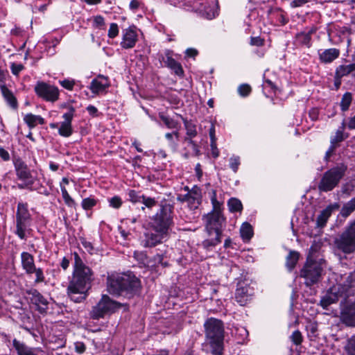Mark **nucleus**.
<instances>
[{"instance_id": "obj_23", "label": "nucleus", "mask_w": 355, "mask_h": 355, "mask_svg": "<svg viewBox=\"0 0 355 355\" xmlns=\"http://www.w3.org/2000/svg\"><path fill=\"white\" fill-rule=\"evenodd\" d=\"M340 55L338 49L335 48L328 49L324 51H319V57L322 62L330 63L336 59Z\"/></svg>"}, {"instance_id": "obj_28", "label": "nucleus", "mask_w": 355, "mask_h": 355, "mask_svg": "<svg viewBox=\"0 0 355 355\" xmlns=\"http://www.w3.org/2000/svg\"><path fill=\"white\" fill-rule=\"evenodd\" d=\"M184 125L186 129L187 137L185 141L189 144H193L192 139L197 135L196 126L195 124L187 120L184 121Z\"/></svg>"}, {"instance_id": "obj_22", "label": "nucleus", "mask_w": 355, "mask_h": 355, "mask_svg": "<svg viewBox=\"0 0 355 355\" xmlns=\"http://www.w3.org/2000/svg\"><path fill=\"white\" fill-rule=\"evenodd\" d=\"M145 239L142 241L143 245L146 248L153 247L162 242L168 234L163 232H147L145 234Z\"/></svg>"}, {"instance_id": "obj_49", "label": "nucleus", "mask_w": 355, "mask_h": 355, "mask_svg": "<svg viewBox=\"0 0 355 355\" xmlns=\"http://www.w3.org/2000/svg\"><path fill=\"white\" fill-rule=\"evenodd\" d=\"M160 118L168 128L173 129L177 127L178 123L171 118L164 115H161Z\"/></svg>"}, {"instance_id": "obj_17", "label": "nucleus", "mask_w": 355, "mask_h": 355, "mask_svg": "<svg viewBox=\"0 0 355 355\" xmlns=\"http://www.w3.org/2000/svg\"><path fill=\"white\" fill-rule=\"evenodd\" d=\"M12 163L17 178L20 180L33 179L27 164L17 156L12 157Z\"/></svg>"}, {"instance_id": "obj_61", "label": "nucleus", "mask_w": 355, "mask_h": 355, "mask_svg": "<svg viewBox=\"0 0 355 355\" xmlns=\"http://www.w3.org/2000/svg\"><path fill=\"white\" fill-rule=\"evenodd\" d=\"M211 153L213 157L217 158L219 156L220 152L217 148L216 141L210 142Z\"/></svg>"}, {"instance_id": "obj_12", "label": "nucleus", "mask_w": 355, "mask_h": 355, "mask_svg": "<svg viewBox=\"0 0 355 355\" xmlns=\"http://www.w3.org/2000/svg\"><path fill=\"white\" fill-rule=\"evenodd\" d=\"M38 97L49 102H55L59 98L60 92L57 87L44 82L39 81L34 88Z\"/></svg>"}, {"instance_id": "obj_43", "label": "nucleus", "mask_w": 355, "mask_h": 355, "mask_svg": "<svg viewBox=\"0 0 355 355\" xmlns=\"http://www.w3.org/2000/svg\"><path fill=\"white\" fill-rule=\"evenodd\" d=\"M352 101V95L349 92H346L343 94L340 105L342 111H347Z\"/></svg>"}, {"instance_id": "obj_13", "label": "nucleus", "mask_w": 355, "mask_h": 355, "mask_svg": "<svg viewBox=\"0 0 355 355\" xmlns=\"http://www.w3.org/2000/svg\"><path fill=\"white\" fill-rule=\"evenodd\" d=\"M187 191L185 194L180 193L177 196V200L181 202H187L191 209H196L200 205L202 201L201 189L195 186L191 190L188 187L184 188Z\"/></svg>"}, {"instance_id": "obj_60", "label": "nucleus", "mask_w": 355, "mask_h": 355, "mask_svg": "<svg viewBox=\"0 0 355 355\" xmlns=\"http://www.w3.org/2000/svg\"><path fill=\"white\" fill-rule=\"evenodd\" d=\"M12 73L17 76L23 69L24 66L21 64L12 63L10 67Z\"/></svg>"}, {"instance_id": "obj_54", "label": "nucleus", "mask_w": 355, "mask_h": 355, "mask_svg": "<svg viewBox=\"0 0 355 355\" xmlns=\"http://www.w3.org/2000/svg\"><path fill=\"white\" fill-rule=\"evenodd\" d=\"M109 204L110 206L118 209L122 205V200L121 198L119 196H114L109 199Z\"/></svg>"}, {"instance_id": "obj_31", "label": "nucleus", "mask_w": 355, "mask_h": 355, "mask_svg": "<svg viewBox=\"0 0 355 355\" xmlns=\"http://www.w3.org/2000/svg\"><path fill=\"white\" fill-rule=\"evenodd\" d=\"M137 33L135 26H131L125 30L123 33L124 42H127L126 44H134L137 41Z\"/></svg>"}, {"instance_id": "obj_34", "label": "nucleus", "mask_w": 355, "mask_h": 355, "mask_svg": "<svg viewBox=\"0 0 355 355\" xmlns=\"http://www.w3.org/2000/svg\"><path fill=\"white\" fill-rule=\"evenodd\" d=\"M336 74L338 76H345L352 74L355 76V63L349 64L347 65H340L336 69Z\"/></svg>"}, {"instance_id": "obj_14", "label": "nucleus", "mask_w": 355, "mask_h": 355, "mask_svg": "<svg viewBox=\"0 0 355 355\" xmlns=\"http://www.w3.org/2000/svg\"><path fill=\"white\" fill-rule=\"evenodd\" d=\"M26 293L30 296L31 302L40 313H46L49 309V302L46 298L35 288L27 290Z\"/></svg>"}, {"instance_id": "obj_44", "label": "nucleus", "mask_w": 355, "mask_h": 355, "mask_svg": "<svg viewBox=\"0 0 355 355\" xmlns=\"http://www.w3.org/2000/svg\"><path fill=\"white\" fill-rule=\"evenodd\" d=\"M141 203L144 205L141 209L144 210L146 208L152 209L154 207L157 206V200L155 198L144 196Z\"/></svg>"}, {"instance_id": "obj_48", "label": "nucleus", "mask_w": 355, "mask_h": 355, "mask_svg": "<svg viewBox=\"0 0 355 355\" xmlns=\"http://www.w3.org/2000/svg\"><path fill=\"white\" fill-rule=\"evenodd\" d=\"M355 188V180H351L343 184L341 191L343 194L349 196Z\"/></svg>"}, {"instance_id": "obj_62", "label": "nucleus", "mask_w": 355, "mask_h": 355, "mask_svg": "<svg viewBox=\"0 0 355 355\" xmlns=\"http://www.w3.org/2000/svg\"><path fill=\"white\" fill-rule=\"evenodd\" d=\"M0 158L3 162H8L10 159V156L8 150L3 147L0 148Z\"/></svg>"}, {"instance_id": "obj_38", "label": "nucleus", "mask_w": 355, "mask_h": 355, "mask_svg": "<svg viewBox=\"0 0 355 355\" xmlns=\"http://www.w3.org/2000/svg\"><path fill=\"white\" fill-rule=\"evenodd\" d=\"M338 300V295L336 293H327L320 300V304L324 308H327L330 304L336 302Z\"/></svg>"}, {"instance_id": "obj_59", "label": "nucleus", "mask_w": 355, "mask_h": 355, "mask_svg": "<svg viewBox=\"0 0 355 355\" xmlns=\"http://www.w3.org/2000/svg\"><path fill=\"white\" fill-rule=\"evenodd\" d=\"M345 286L350 288L355 286V270L347 276Z\"/></svg>"}, {"instance_id": "obj_55", "label": "nucleus", "mask_w": 355, "mask_h": 355, "mask_svg": "<svg viewBox=\"0 0 355 355\" xmlns=\"http://www.w3.org/2000/svg\"><path fill=\"white\" fill-rule=\"evenodd\" d=\"M345 139L343 130H337L336 135L331 139V143L337 144Z\"/></svg>"}, {"instance_id": "obj_18", "label": "nucleus", "mask_w": 355, "mask_h": 355, "mask_svg": "<svg viewBox=\"0 0 355 355\" xmlns=\"http://www.w3.org/2000/svg\"><path fill=\"white\" fill-rule=\"evenodd\" d=\"M253 293L254 289L252 287L245 283H239L236 290L235 298L241 306H244L250 300Z\"/></svg>"}, {"instance_id": "obj_63", "label": "nucleus", "mask_w": 355, "mask_h": 355, "mask_svg": "<svg viewBox=\"0 0 355 355\" xmlns=\"http://www.w3.org/2000/svg\"><path fill=\"white\" fill-rule=\"evenodd\" d=\"M75 351L78 354H82L85 351V345L83 342H76L74 343Z\"/></svg>"}, {"instance_id": "obj_64", "label": "nucleus", "mask_w": 355, "mask_h": 355, "mask_svg": "<svg viewBox=\"0 0 355 355\" xmlns=\"http://www.w3.org/2000/svg\"><path fill=\"white\" fill-rule=\"evenodd\" d=\"M86 110L90 116L93 117H96L98 116V109L95 106L89 105L87 107Z\"/></svg>"}, {"instance_id": "obj_9", "label": "nucleus", "mask_w": 355, "mask_h": 355, "mask_svg": "<svg viewBox=\"0 0 355 355\" xmlns=\"http://www.w3.org/2000/svg\"><path fill=\"white\" fill-rule=\"evenodd\" d=\"M336 247L345 254L355 251V219L350 222L342 234L335 239Z\"/></svg>"}, {"instance_id": "obj_58", "label": "nucleus", "mask_w": 355, "mask_h": 355, "mask_svg": "<svg viewBox=\"0 0 355 355\" xmlns=\"http://www.w3.org/2000/svg\"><path fill=\"white\" fill-rule=\"evenodd\" d=\"M119 33V28L116 24L112 23L110 24L109 31H108V36L110 38H113L116 37Z\"/></svg>"}, {"instance_id": "obj_20", "label": "nucleus", "mask_w": 355, "mask_h": 355, "mask_svg": "<svg viewBox=\"0 0 355 355\" xmlns=\"http://www.w3.org/2000/svg\"><path fill=\"white\" fill-rule=\"evenodd\" d=\"M340 208V205L338 202H334L328 205L324 209H323L320 214L318 216L316 219V225L318 227H323L331 214L338 210Z\"/></svg>"}, {"instance_id": "obj_8", "label": "nucleus", "mask_w": 355, "mask_h": 355, "mask_svg": "<svg viewBox=\"0 0 355 355\" xmlns=\"http://www.w3.org/2000/svg\"><path fill=\"white\" fill-rule=\"evenodd\" d=\"M324 263L322 259L315 261L308 256L306 263L300 270V277L304 279L306 286H312L320 280Z\"/></svg>"}, {"instance_id": "obj_33", "label": "nucleus", "mask_w": 355, "mask_h": 355, "mask_svg": "<svg viewBox=\"0 0 355 355\" xmlns=\"http://www.w3.org/2000/svg\"><path fill=\"white\" fill-rule=\"evenodd\" d=\"M74 264L73 272H92V269L87 266L77 252L73 253Z\"/></svg>"}, {"instance_id": "obj_19", "label": "nucleus", "mask_w": 355, "mask_h": 355, "mask_svg": "<svg viewBox=\"0 0 355 355\" xmlns=\"http://www.w3.org/2000/svg\"><path fill=\"white\" fill-rule=\"evenodd\" d=\"M162 60L164 65L170 69L175 75L180 78L184 77V72L182 64L172 57L171 52H166V53L162 55Z\"/></svg>"}, {"instance_id": "obj_11", "label": "nucleus", "mask_w": 355, "mask_h": 355, "mask_svg": "<svg viewBox=\"0 0 355 355\" xmlns=\"http://www.w3.org/2000/svg\"><path fill=\"white\" fill-rule=\"evenodd\" d=\"M120 307V304L112 300L107 295H103L101 300L93 308L91 315L94 319L103 318L106 314H110L116 311Z\"/></svg>"}, {"instance_id": "obj_47", "label": "nucleus", "mask_w": 355, "mask_h": 355, "mask_svg": "<svg viewBox=\"0 0 355 355\" xmlns=\"http://www.w3.org/2000/svg\"><path fill=\"white\" fill-rule=\"evenodd\" d=\"M241 165V157L238 155H233L229 159L230 168L234 173H236Z\"/></svg>"}, {"instance_id": "obj_50", "label": "nucleus", "mask_w": 355, "mask_h": 355, "mask_svg": "<svg viewBox=\"0 0 355 355\" xmlns=\"http://www.w3.org/2000/svg\"><path fill=\"white\" fill-rule=\"evenodd\" d=\"M59 83L64 89L71 91L73 89L76 81L72 79H64L62 80H59Z\"/></svg>"}, {"instance_id": "obj_27", "label": "nucleus", "mask_w": 355, "mask_h": 355, "mask_svg": "<svg viewBox=\"0 0 355 355\" xmlns=\"http://www.w3.org/2000/svg\"><path fill=\"white\" fill-rule=\"evenodd\" d=\"M24 121L30 128H35L37 124L43 125L44 123V119L41 116L31 113L26 114Z\"/></svg>"}, {"instance_id": "obj_42", "label": "nucleus", "mask_w": 355, "mask_h": 355, "mask_svg": "<svg viewBox=\"0 0 355 355\" xmlns=\"http://www.w3.org/2000/svg\"><path fill=\"white\" fill-rule=\"evenodd\" d=\"M166 139L168 141V146L172 148H176L178 146V140L179 138V132L174 131L172 132H168L165 135Z\"/></svg>"}, {"instance_id": "obj_5", "label": "nucleus", "mask_w": 355, "mask_h": 355, "mask_svg": "<svg viewBox=\"0 0 355 355\" xmlns=\"http://www.w3.org/2000/svg\"><path fill=\"white\" fill-rule=\"evenodd\" d=\"M32 217L28 209V205L19 202L16 211V230L15 234L21 240H26L27 234L32 231L31 227Z\"/></svg>"}, {"instance_id": "obj_30", "label": "nucleus", "mask_w": 355, "mask_h": 355, "mask_svg": "<svg viewBox=\"0 0 355 355\" xmlns=\"http://www.w3.org/2000/svg\"><path fill=\"white\" fill-rule=\"evenodd\" d=\"M2 94L8 104L12 108H17V102L12 92L8 89L5 85H0Z\"/></svg>"}, {"instance_id": "obj_7", "label": "nucleus", "mask_w": 355, "mask_h": 355, "mask_svg": "<svg viewBox=\"0 0 355 355\" xmlns=\"http://www.w3.org/2000/svg\"><path fill=\"white\" fill-rule=\"evenodd\" d=\"M172 224L173 207L167 204L161 205L159 209L152 218L151 227L153 230L168 234Z\"/></svg>"}, {"instance_id": "obj_4", "label": "nucleus", "mask_w": 355, "mask_h": 355, "mask_svg": "<svg viewBox=\"0 0 355 355\" xmlns=\"http://www.w3.org/2000/svg\"><path fill=\"white\" fill-rule=\"evenodd\" d=\"M206 341L210 345L214 355H222L224 340L223 322L218 319L209 318L204 323Z\"/></svg>"}, {"instance_id": "obj_57", "label": "nucleus", "mask_w": 355, "mask_h": 355, "mask_svg": "<svg viewBox=\"0 0 355 355\" xmlns=\"http://www.w3.org/2000/svg\"><path fill=\"white\" fill-rule=\"evenodd\" d=\"M81 244L85 250L91 254H94L95 250L90 241H87L85 239H81Z\"/></svg>"}, {"instance_id": "obj_26", "label": "nucleus", "mask_w": 355, "mask_h": 355, "mask_svg": "<svg viewBox=\"0 0 355 355\" xmlns=\"http://www.w3.org/2000/svg\"><path fill=\"white\" fill-rule=\"evenodd\" d=\"M317 37L315 31L301 32L296 35L295 42L301 44H306L309 42H314L313 37Z\"/></svg>"}, {"instance_id": "obj_53", "label": "nucleus", "mask_w": 355, "mask_h": 355, "mask_svg": "<svg viewBox=\"0 0 355 355\" xmlns=\"http://www.w3.org/2000/svg\"><path fill=\"white\" fill-rule=\"evenodd\" d=\"M238 92L241 96H247L251 92V87L248 84H243L239 87Z\"/></svg>"}, {"instance_id": "obj_35", "label": "nucleus", "mask_w": 355, "mask_h": 355, "mask_svg": "<svg viewBox=\"0 0 355 355\" xmlns=\"http://www.w3.org/2000/svg\"><path fill=\"white\" fill-rule=\"evenodd\" d=\"M240 234L244 241H249L253 236L252 225L247 222L243 223L240 229Z\"/></svg>"}, {"instance_id": "obj_15", "label": "nucleus", "mask_w": 355, "mask_h": 355, "mask_svg": "<svg viewBox=\"0 0 355 355\" xmlns=\"http://www.w3.org/2000/svg\"><path fill=\"white\" fill-rule=\"evenodd\" d=\"M110 86V82L109 78L104 75L99 74L92 80L89 89L94 95H101L107 93Z\"/></svg>"}, {"instance_id": "obj_21", "label": "nucleus", "mask_w": 355, "mask_h": 355, "mask_svg": "<svg viewBox=\"0 0 355 355\" xmlns=\"http://www.w3.org/2000/svg\"><path fill=\"white\" fill-rule=\"evenodd\" d=\"M12 345L18 355H40L42 352L40 349L30 347L17 339L12 340Z\"/></svg>"}, {"instance_id": "obj_29", "label": "nucleus", "mask_w": 355, "mask_h": 355, "mask_svg": "<svg viewBox=\"0 0 355 355\" xmlns=\"http://www.w3.org/2000/svg\"><path fill=\"white\" fill-rule=\"evenodd\" d=\"M209 238L205 239L202 246L207 250H212L215 246L221 243L222 235L212 234Z\"/></svg>"}, {"instance_id": "obj_36", "label": "nucleus", "mask_w": 355, "mask_h": 355, "mask_svg": "<svg viewBox=\"0 0 355 355\" xmlns=\"http://www.w3.org/2000/svg\"><path fill=\"white\" fill-rule=\"evenodd\" d=\"M300 254L295 251H291L286 257V266L289 271H291L298 261Z\"/></svg>"}, {"instance_id": "obj_41", "label": "nucleus", "mask_w": 355, "mask_h": 355, "mask_svg": "<svg viewBox=\"0 0 355 355\" xmlns=\"http://www.w3.org/2000/svg\"><path fill=\"white\" fill-rule=\"evenodd\" d=\"M98 202V200L94 196H89L83 199L81 206L84 210H89L94 207Z\"/></svg>"}, {"instance_id": "obj_56", "label": "nucleus", "mask_w": 355, "mask_h": 355, "mask_svg": "<svg viewBox=\"0 0 355 355\" xmlns=\"http://www.w3.org/2000/svg\"><path fill=\"white\" fill-rule=\"evenodd\" d=\"M291 339L292 342L297 345L301 344L302 336L300 331L298 330L295 331L291 336Z\"/></svg>"}, {"instance_id": "obj_10", "label": "nucleus", "mask_w": 355, "mask_h": 355, "mask_svg": "<svg viewBox=\"0 0 355 355\" xmlns=\"http://www.w3.org/2000/svg\"><path fill=\"white\" fill-rule=\"evenodd\" d=\"M21 263L22 269L28 275L35 274V279L34 283L35 284L45 281L43 269L36 267L34 257L31 254L27 252H22L21 253Z\"/></svg>"}, {"instance_id": "obj_2", "label": "nucleus", "mask_w": 355, "mask_h": 355, "mask_svg": "<svg viewBox=\"0 0 355 355\" xmlns=\"http://www.w3.org/2000/svg\"><path fill=\"white\" fill-rule=\"evenodd\" d=\"M140 286L139 279L132 274H112L107 279V291L113 295L130 297Z\"/></svg>"}, {"instance_id": "obj_6", "label": "nucleus", "mask_w": 355, "mask_h": 355, "mask_svg": "<svg viewBox=\"0 0 355 355\" xmlns=\"http://www.w3.org/2000/svg\"><path fill=\"white\" fill-rule=\"evenodd\" d=\"M347 169V165L340 163L327 171L320 180L319 189L324 192L332 191L344 177Z\"/></svg>"}, {"instance_id": "obj_39", "label": "nucleus", "mask_w": 355, "mask_h": 355, "mask_svg": "<svg viewBox=\"0 0 355 355\" xmlns=\"http://www.w3.org/2000/svg\"><path fill=\"white\" fill-rule=\"evenodd\" d=\"M262 89L264 94L269 97L270 94L273 92L276 94L278 90L277 87L275 85V84L270 80H265L262 85Z\"/></svg>"}, {"instance_id": "obj_25", "label": "nucleus", "mask_w": 355, "mask_h": 355, "mask_svg": "<svg viewBox=\"0 0 355 355\" xmlns=\"http://www.w3.org/2000/svg\"><path fill=\"white\" fill-rule=\"evenodd\" d=\"M232 335L234 336L236 342L243 344L248 337V330L242 326H234L231 330Z\"/></svg>"}, {"instance_id": "obj_51", "label": "nucleus", "mask_w": 355, "mask_h": 355, "mask_svg": "<svg viewBox=\"0 0 355 355\" xmlns=\"http://www.w3.org/2000/svg\"><path fill=\"white\" fill-rule=\"evenodd\" d=\"M23 184H19L18 187L20 189H28L30 190H37V188L34 186V179H29L26 180H22Z\"/></svg>"}, {"instance_id": "obj_45", "label": "nucleus", "mask_w": 355, "mask_h": 355, "mask_svg": "<svg viewBox=\"0 0 355 355\" xmlns=\"http://www.w3.org/2000/svg\"><path fill=\"white\" fill-rule=\"evenodd\" d=\"M227 205L231 212L241 211L243 209L241 202L234 198L229 200Z\"/></svg>"}, {"instance_id": "obj_40", "label": "nucleus", "mask_w": 355, "mask_h": 355, "mask_svg": "<svg viewBox=\"0 0 355 355\" xmlns=\"http://www.w3.org/2000/svg\"><path fill=\"white\" fill-rule=\"evenodd\" d=\"M60 189L62 198L66 205L69 207H76V203L75 200L70 196L66 187L64 185H60Z\"/></svg>"}, {"instance_id": "obj_16", "label": "nucleus", "mask_w": 355, "mask_h": 355, "mask_svg": "<svg viewBox=\"0 0 355 355\" xmlns=\"http://www.w3.org/2000/svg\"><path fill=\"white\" fill-rule=\"evenodd\" d=\"M75 109L70 107L69 110L62 115L64 121L60 123L58 133L63 137H69L73 134L71 121L74 116Z\"/></svg>"}, {"instance_id": "obj_32", "label": "nucleus", "mask_w": 355, "mask_h": 355, "mask_svg": "<svg viewBox=\"0 0 355 355\" xmlns=\"http://www.w3.org/2000/svg\"><path fill=\"white\" fill-rule=\"evenodd\" d=\"M74 264L73 272H92V269L87 266L77 252L73 253Z\"/></svg>"}, {"instance_id": "obj_1", "label": "nucleus", "mask_w": 355, "mask_h": 355, "mask_svg": "<svg viewBox=\"0 0 355 355\" xmlns=\"http://www.w3.org/2000/svg\"><path fill=\"white\" fill-rule=\"evenodd\" d=\"M208 196L212 205V210L203 216L205 230L209 236L212 234L222 235L226 219L223 216L224 194L222 191L214 189L208 190Z\"/></svg>"}, {"instance_id": "obj_3", "label": "nucleus", "mask_w": 355, "mask_h": 355, "mask_svg": "<svg viewBox=\"0 0 355 355\" xmlns=\"http://www.w3.org/2000/svg\"><path fill=\"white\" fill-rule=\"evenodd\" d=\"M92 277L93 272H73L67 287V294L72 301L79 303L86 298Z\"/></svg>"}, {"instance_id": "obj_46", "label": "nucleus", "mask_w": 355, "mask_h": 355, "mask_svg": "<svg viewBox=\"0 0 355 355\" xmlns=\"http://www.w3.org/2000/svg\"><path fill=\"white\" fill-rule=\"evenodd\" d=\"M128 200L132 203L141 202L144 195H141L139 192L130 189L127 192Z\"/></svg>"}, {"instance_id": "obj_24", "label": "nucleus", "mask_w": 355, "mask_h": 355, "mask_svg": "<svg viewBox=\"0 0 355 355\" xmlns=\"http://www.w3.org/2000/svg\"><path fill=\"white\" fill-rule=\"evenodd\" d=\"M342 317L350 325L355 324V302L347 305L343 309Z\"/></svg>"}, {"instance_id": "obj_52", "label": "nucleus", "mask_w": 355, "mask_h": 355, "mask_svg": "<svg viewBox=\"0 0 355 355\" xmlns=\"http://www.w3.org/2000/svg\"><path fill=\"white\" fill-rule=\"evenodd\" d=\"M346 348L350 355H355V334L348 340Z\"/></svg>"}, {"instance_id": "obj_37", "label": "nucleus", "mask_w": 355, "mask_h": 355, "mask_svg": "<svg viewBox=\"0 0 355 355\" xmlns=\"http://www.w3.org/2000/svg\"><path fill=\"white\" fill-rule=\"evenodd\" d=\"M354 211H355V197L345 203L340 212L341 216L344 218L348 217Z\"/></svg>"}]
</instances>
